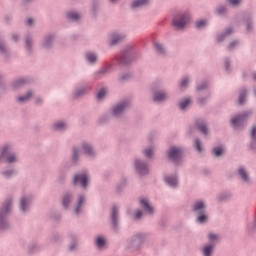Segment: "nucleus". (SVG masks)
<instances>
[{
    "mask_svg": "<svg viewBox=\"0 0 256 256\" xmlns=\"http://www.w3.org/2000/svg\"><path fill=\"white\" fill-rule=\"evenodd\" d=\"M191 212L195 216V222L198 225H207L209 223V210H207V202L205 200H196L191 205Z\"/></svg>",
    "mask_w": 256,
    "mask_h": 256,
    "instance_id": "nucleus-1",
    "label": "nucleus"
},
{
    "mask_svg": "<svg viewBox=\"0 0 256 256\" xmlns=\"http://www.w3.org/2000/svg\"><path fill=\"white\" fill-rule=\"evenodd\" d=\"M147 241V233L136 232L132 234L125 242L126 250L130 253H139Z\"/></svg>",
    "mask_w": 256,
    "mask_h": 256,
    "instance_id": "nucleus-2",
    "label": "nucleus"
},
{
    "mask_svg": "<svg viewBox=\"0 0 256 256\" xmlns=\"http://www.w3.org/2000/svg\"><path fill=\"white\" fill-rule=\"evenodd\" d=\"M253 115V110H246L242 113L236 114L230 120V125L235 131H245L247 123H249V117Z\"/></svg>",
    "mask_w": 256,
    "mask_h": 256,
    "instance_id": "nucleus-3",
    "label": "nucleus"
},
{
    "mask_svg": "<svg viewBox=\"0 0 256 256\" xmlns=\"http://www.w3.org/2000/svg\"><path fill=\"white\" fill-rule=\"evenodd\" d=\"M11 207H13V200L7 199L0 208V231H9L11 224L9 223V213H11Z\"/></svg>",
    "mask_w": 256,
    "mask_h": 256,
    "instance_id": "nucleus-4",
    "label": "nucleus"
},
{
    "mask_svg": "<svg viewBox=\"0 0 256 256\" xmlns=\"http://www.w3.org/2000/svg\"><path fill=\"white\" fill-rule=\"evenodd\" d=\"M72 187H81L84 191L89 189V176L87 173H76L72 176L71 180Z\"/></svg>",
    "mask_w": 256,
    "mask_h": 256,
    "instance_id": "nucleus-5",
    "label": "nucleus"
},
{
    "mask_svg": "<svg viewBox=\"0 0 256 256\" xmlns=\"http://www.w3.org/2000/svg\"><path fill=\"white\" fill-rule=\"evenodd\" d=\"M133 59H135V48L132 45H128L121 52L120 63L127 66L133 63Z\"/></svg>",
    "mask_w": 256,
    "mask_h": 256,
    "instance_id": "nucleus-6",
    "label": "nucleus"
},
{
    "mask_svg": "<svg viewBox=\"0 0 256 256\" xmlns=\"http://www.w3.org/2000/svg\"><path fill=\"white\" fill-rule=\"evenodd\" d=\"M73 201H75V192L71 190H66L62 193L60 199V205L64 211H69L71 209V205H73Z\"/></svg>",
    "mask_w": 256,
    "mask_h": 256,
    "instance_id": "nucleus-7",
    "label": "nucleus"
},
{
    "mask_svg": "<svg viewBox=\"0 0 256 256\" xmlns=\"http://www.w3.org/2000/svg\"><path fill=\"white\" fill-rule=\"evenodd\" d=\"M33 205V196L22 195L18 202V209L22 215H26L28 211H31Z\"/></svg>",
    "mask_w": 256,
    "mask_h": 256,
    "instance_id": "nucleus-8",
    "label": "nucleus"
},
{
    "mask_svg": "<svg viewBox=\"0 0 256 256\" xmlns=\"http://www.w3.org/2000/svg\"><path fill=\"white\" fill-rule=\"evenodd\" d=\"M169 161H183L185 159V150L181 147L170 146L167 152Z\"/></svg>",
    "mask_w": 256,
    "mask_h": 256,
    "instance_id": "nucleus-9",
    "label": "nucleus"
},
{
    "mask_svg": "<svg viewBox=\"0 0 256 256\" xmlns=\"http://www.w3.org/2000/svg\"><path fill=\"white\" fill-rule=\"evenodd\" d=\"M110 226L114 233H117L119 231V206L117 205H112L110 209Z\"/></svg>",
    "mask_w": 256,
    "mask_h": 256,
    "instance_id": "nucleus-10",
    "label": "nucleus"
},
{
    "mask_svg": "<svg viewBox=\"0 0 256 256\" xmlns=\"http://www.w3.org/2000/svg\"><path fill=\"white\" fill-rule=\"evenodd\" d=\"M85 203H87V196H85V194H78L76 198V203L72 209V214L75 217H79L81 213H83Z\"/></svg>",
    "mask_w": 256,
    "mask_h": 256,
    "instance_id": "nucleus-11",
    "label": "nucleus"
},
{
    "mask_svg": "<svg viewBox=\"0 0 256 256\" xmlns=\"http://www.w3.org/2000/svg\"><path fill=\"white\" fill-rule=\"evenodd\" d=\"M69 244L67 245L66 251L68 253H77L79 251V235L73 232L68 234Z\"/></svg>",
    "mask_w": 256,
    "mask_h": 256,
    "instance_id": "nucleus-12",
    "label": "nucleus"
},
{
    "mask_svg": "<svg viewBox=\"0 0 256 256\" xmlns=\"http://www.w3.org/2000/svg\"><path fill=\"white\" fill-rule=\"evenodd\" d=\"M138 203L143 209V211L146 213V215H155V206H153V203H151V200L146 197H139Z\"/></svg>",
    "mask_w": 256,
    "mask_h": 256,
    "instance_id": "nucleus-13",
    "label": "nucleus"
},
{
    "mask_svg": "<svg viewBox=\"0 0 256 256\" xmlns=\"http://www.w3.org/2000/svg\"><path fill=\"white\" fill-rule=\"evenodd\" d=\"M131 107V103L127 100L119 102L116 106H113L111 110V115L113 117H119L124 111H127Z\"/></svg>",
    "mask_w": 256,
    "mask_h": 256,
    "instance_id": "nucleus-14",
    "label": "nucleus"
},
{
    "mask_svg": "<svg viewBox=\"0 0 256 256\" xmlns=\"http://www.w3.org/2000/svg\"><path fill=\"white\" fill-rule=\"evenodd\" d=\"M10 147L9 144L0 147V161H15L17 159L15 153L9 152Z\"/></svg>",
    "mask_w": 256,
    "mask_h": 256,
    "instance_id": "nucleus-15",
    "label": "nucleus"
},
{
    "mask_svg": "<svg viewBox=\"0 0 256 256\" xmlns=\"http://www.w3.org/2000/svg\"><path fill=\"white\" fill-rule=\"evenodd\" d=\"M194 128H196L204 137H209V127H207V122H205V120H195Z\"/></svg>",
    "mask_w": 256,
    "mask_h": 256,
    "instance_id": "nucleus-16",
    "label": "nucleus"
},
{
    "mask_svg": "<svg viewBox=\"0 0 256 256\" xmlns=\"http://www.w3.org/2000/svg\"><path fill=\"white\" fill-rule=\"evenodd\" d=\"M134 169L138 175H141L142 177L145 175H149V165H147V162L143 161H136L134 163Z\"/></svg>",
    "mask_w": 256,
    "mask_h": 256,
    "instance_id": "nucleus-17",
    "label": "nucleus"
},
{
    "mask_svg": "<svg viewBox=\"0 0 256 256\" xmlns=\"http://www.w3.org/2000/svg\"><path fill=\"white\" fill-rule=\"evenodd\" d=\"M236 175L241 179L242 183L246 185H251V176H249V172L244 166H240L237 171Z\"/></svg>",
    "mask_w": 256,
    "mask_h": 256,
    "instance_id": "nucleus-18",
    "label": "nucleus"
},
{
    "mask_svg": "<svg viewBox=\"0 0 256 256\" xmlns=\"http://www.w3.org/2000/svg\"><path fill=\"white\" fill-rule=\"evenodd\" d=\"M80 153H83V155H86L87 157H90L92 159L97 155V152H95L93 146L87 142H83L80 145Z\"/></svg>",
    "mask_w": 256,
    "mask_h": 256,
    "instance_id": "nucleus-19",
    "label": "nucleus"
},
{
    "mask_svg": "<svg viewBox=\"0 0 256 256\" xmlns=\"http://www.w3.org/2000/svg\"><path fill=\"white\" fill-rule=\"evenodd\" d=\"M179 19H173V25L174 27H177L178 29H184L185 25L189 23V15L187 14H180L178 15Z\"/></svg>",
    "mask_w": 256,
    "mask_h": 256,
    "instance_id": "nucleus-20",
    "label": "nucleus"
},
{
    "mask_svg": "<svg viewBox=\"0 0 256 256\" xmlns=\"http://www.w3.org/2000/svg\"><path fill=\"white\" fill-rule=\"evenodd\" d=\"M229 35H233V27L231 26L226 27L223 32L218 34L216 41L218 43H223V41H225Z\"/></svg>",
    "mask_w": 256,
    "mask_h": 256,
    "instance_id": "nucleus-21",
    "label": "nucleus"
},
{
    "mask_svg": "<svg viewBox=\"0 0 256 256\" xmlns=\"http://www.w3.org/2000/svg\"><path fill=\"white\" fill-rule=\"evenodd\" d=\"M55 41V35L49 34L44 38V41L42 43V49H53V43Z\"/></svg>",
    "mask_w": 256,
    "mask_h": 256,
    "instance_id": "nucleus-22",
    "label": "nucleus"
},
{
    "mask_svg": "<svg viewBox=\"0 0 256 256\" xmlns=\"http://www.w3.org/2000/svg\"><path fill=\"white\" fill-rule=\"evenodd\" d=\"M153 101L154 103H163L167 101V93L161 91H153Z\"/></svg>",
    "mask_w": 256,
    "mask_h": 256,
    "instance_id": "nucleus-23",
    "label": "nucleus"
},
{
    "mask_svg": "<svg viewBox=\"0 0 256 256\" xmlns=\"http://www.w3.org/2000/svg\"><path fill=\"white\" fill-rule=\"evenodd\" d=\"M215 253V244H206L201 248L202 256H213Z\"/></svg>",
    "mask_w": 256,
    "mask_h": 256,
    "instance_id": "nucleus-24",
    "label": "nucleus"
},
{
    "mask_svg": "<svg viewBox=\"0 0 256 256\" xmlns=\"http://www.w3.org/2000/svg\"><path fill=\"white\" fill-rule=\"evenodd\" d=\"M94 245L97 249H105L107 247V239L104 236H96L94 238Z\"/></svg>",
    "mask_w": 256,
    "mask_h": 256,
    "instance_id": "nucleus-25",
    "label": "nucleus"
},
{
    "mask_svg": "<svg viewBox=\"0 0 256 256\" xmlns=\"http://www.w3.org/2000/svg\"><path fill=\"white\" fill-rule=\"evenodd\" d=\"M246 103H247V89L243 88L242 90L239 91L236 104L241 107V106L245 105Z\"/></svg>",
    "mask_w": 256,
    "mask_h": 256,
    "instance_id": "nucleus-26",
    "label": "nucleus"
},
{
    "mask_svg": "<svg viewBox=\"0 0 256 256\" xmlns=\"http://www.w3.org/2000/svg\"><path fill=\"white\" fill-rule=\"evenodd\" d=\"M164 181L167 183V185H169V187H172L173 189L179 187V180L177 179L176 175L166 176Z\"/></svg>",
    "mask_w": 256,
    "mask_h": 256,
    "instance_id": "nucleus-27",
    "label": "nucleus"
},
{
    "mask_svg": "<svg viewBox=\"0 0 256 256\" xmlns=\"http://www.w3.org/2000/svg\"><path fill=\"white\" fill-rule=\"evenodd\" d=\"M39 251H41V248L39 247L37 242H30L27 245V250H26L27 255H35V253H39Z\"/></svg>",
    "mask_w": 256,
    "mask_h": 256,
    "instance_id": "nucleus-28",
    "label": "nucleus"
},
{
    "mask_svg": "<svg viewBox=\"0 0 256 256\" xmlns=\"http://www.w3.org/2000/svg\"><path fill=\"white\" fill-rule=\"evenodd\" d=\"M231 197H233V194H231V192H221L216 196V199L217 201L225 203L227 201H231Z\"/></svg>",
    "mask_w": 256,
    "mask_h": 256,
    "instance_id": "nucleus-29",
    "label": "nucleus"
},
{
    "mask_svg": "<svg viewBox=\"0 0 256 256\" xmlns=\"http://www.w3.org/2000/svg\"><path fill=\"white\" fill-rule=\"evenodd\" d=\"M191 103H193L191 98L189 97L183 98L181 101L178 102V108L180 111H185L187 107L191 105Z\"/></svg>",
    "mask_w": 256,
    "mask_h": 256,
    "instance_id": "nucleus-30",
    "label": "nucleus"
},
{
    "mask_svg": "<svg viewBox=\"0 0 256 256\" xmlns=\"http://www.w3.org/2000/svg\"><path fill=\"white\" fill-rule=\"evenodd\" d=\"M24 46L26 51H28L29 54L33 53V40L31 38V35H26L24 40Z\"/></svg>",
    "mask_w": 256,
    "mask_h": 256,
    "instance_id": "nucleus-31",
    "label": "nucleus"
},
{
    "mask_svg": "<svg viewBox=\"0 0 256 256\" xmlns=\"http://www.w3.org/2000/svg\"><path fill=\"white\" fill-rule=\"evenodd\" d=\"M149 0H134L131 4V9H139V7H147Z\"/></svg>",
    "mask_w": 256,
    "mask_h": 256,
    "instance_id": "nucleus-32",
    "label": "nucleus"
},
{
    "mask_svg": "<svg viewBox=\"0 0 256 256\" xmlns=\"http://www.w3.org/2000/svg\"><path fill=\"white\" fill-rule=\"evenodd\" d=\"M28 83L27 79L19 78L11 83L12 89H19V87H25V84Z\"/></svg>",
    "mask_w": 256,
    "mask_h": 256,
    "instance_id": "nucleus-33",
    "label": "nucleus"
},
{
    "mask_svg": "<svg viewBox=\"0 0 256 256\" xmlns=\"http://www.w3.org/2000/svg\"><path fill=\"white\" fill-rule=\"evenodd\" d=\"M207 239L209 241V245H215V247H217V242L219 241V235L210 232L207 235Z\"/></svg>",
    "mask_w": 256,
    "mask_h": 256,
    "instance_id": "nucleus-34",
    "label": "nucleus"
},
{
    "mask_svg": "<svg viewBox=\"0 0 256 256\" xmlns=\"http://www.w3.org/2000/svg\"><path fill=\"white\" fill-rule=\"evenodd\" d=\"M250 137L252 139V143L250 144V149H256V125H253L250 130Z\"/></svg>",
    "mask_w": 256,
    "mask_h": 256,
    "instance_id": "nucleus-35",
    "label": "nucleus"
},
{
    "mask_svg": "<svg viewBox=\"0 0 256 256\" xmlns=\"http://www.w3.org/2000/svg\"><path fill=\"white\" fill-rule=\"evenodd\" d=\"M85 59L88 63H91L92 65H94V63H97V55L93 52L86 53Z\"/></svg>",
    "mask_w": 256,
    "mask_h": 256,
    "instance_id": "nucleus-36",
    "label": "nucleus"
},
{
    "mask_svg": "<svg viewBox=\"0 0 256 256\" xmlns=\"http://www.w3.org/2000/svg\"><path fill=\"white\" fill-rule=\"evenodd\" d=\"M244 25H245L246 31H248V33H251V31H253V19H251V16H248L244 20Z\"/></svg>",
    "mask_w": 256,
    "mask_h": 256,
    "instance_id": "nucleus-37",
    "label": "nucleus"
},
{
    "mask_svg": "<svg viewBox=\"0 0 256 256\" xmlns=\"http://www.w3.org/2000/svg\"><path fill=\"white\" fill-rule=\"evenodd\" d=\"M223 153H225V149L223 148V146L214 147L212 150V155L214 157H221V155H223Z\"/></svg>",
    "mask_w": 256,
    "mask_h": 256,
    "instance_id": "nucleus-38",
    "label": "nucleus"
},
{
    "mask_svg": "<svg viewBox=\"0 0 256 256\" xmlns=\"http://www.w3.org/2000/svg\"><path fill=\"white\" fill-rule=\"evenodd\" d=\"M87 93V90L85 88H80L78 90H75L73 93V99H81Z\"/></svg>",
    "mask_w": 256,
    "mask_h": 256,
    "instance_id": "nucleus-39",
    "label": "nucleus"
},
{
    "mask_svg": "<svg viewBox=\"0 0 256 256\" xmlns=\"http://www.w3.org/2000/svg\"><path fill=\"white\" fill-rule=\"evenodd\" d=\"M125 39V36L117 35V34H112L111 35V40H110V45H117L119 41Z\"/></svg>",
    "mask_w": 256,
    "mask_h": 256,
    "instance_id": "nucleus-40",
    "label": "nucleus"
},
{
    "mask_svg": "<svg viewBox=\"0 0 256 256\" xmlns=\"http://www.w3.org/2000/svg\"><path fill=\"white\" fill-rule=\"evenodd\" d=\"M54 131H65L67 129V124L65 122H57L53 124Z\"/></svg>",
    "mask_w": 256,
    "mask_h": 256,
    "instance_id": "nucleus-41",
    "label": "nucleus"
},
{
    "mask_svg": "<svg viewBox=\"0 0 256 256\" xmlns=\"http://www.w3.org/2000/svg\"><path fill=\"white\" fill-rule=\"evenodd\" d=\"M105 97H107V89H105V87H103L98 91V93H96V99L98 101H103V99H105Z\"/></svg>",
    "mask_w": 256,
    "mask_h": 256,
    "instance_id": "nucleus-42",
    "label": "nucleus"
},
{
    "mask_svg": "<svg viewBox=\"0 0 256 256\" xmlns=\"http://www.w3.org/2000/svg\"><path fill=\"white\" fill-rule=\"evenodd\" d=\"M33 96V92L31 90H29L26 95L23 96H19L17 98V101H19V103H25V101H29V99H31V97Z\"/></svg>",
    "mask_w": 256,
    "mask_h": 256,
    "instance_id": "nucleus-43",
    "label": "nucleus"
},
{
    "mask_svg": "<svg viewBox=\"0 0 256 256\" xmlns=\"http://www.w3.org/2000/svg\"><path fill=\"white\" fill-rule=\"evenodd\" d=\"M2 175H3V177H5V179H11V177H13V175H17V170H15V169L4 170V171H2Z\"/></svg>",
    "mask_w": 256,
    "mask_h": 256,
    "instance_id": "nucleus-44",
    "label": "nucleus"
},
{
    "mask_svg": "<svg viewBox=\"0 0 256 256\" xmlns=\"http://www.w3.org/2000/svg\"><path fill=\"white\" fill-rule=\"evenodd\" d=\"M67 19H69L70 21H79V19H81V16L79 15V13L77 12H68L66 14Z\"/></svg>",
    "mask_w": 256,
    "mask_h": 256,
    "instance_id": "nucleus-45",
    "label": "nucleus"
},
{
    "mask_svg": "<svg viewBox=\"0 0 256 256\" xmlns=\"http://www.w3.org/2000/svg\"><path fill=\"white\" fill-rule=\"evenodd\" d=\"M194 149L198 153L203 152V145L201 144V140L199 138H195V140H194Z\"/></svg>",
    "mask_w": 256,
    "mask_h": 256,
    "instance_id": "nucleus-46",
    "label": "nucleus"
},
{
    "mask_svg": "<svg viewBox=\"0 0 256 256\" xmlns=\"http://www.w3.org/2000/svg\"><path fill=\"white\" fill-rule=\"evenodd\" d=\"M63 236L59 234V232H54L50 238L51 243H59V241H62Z\"/></svg>",
    "mask_w": 256,
    "mask_h": 256,
    "instance_id": "nucleus-47",
    "label": "nucleus"
},
{
    "mask_svg": "<svg viewBox=\"0 0 256 256\" xmlns=\"http://www.w3.org/2000/svg\"><path fill=\"white\" fill-rule=\"evenodd\" d=\"M99 9V1L92 0L91 13L93 17H97V10Z\"/></svg>",
    "mask_w": 256,
    "mask_h": 256,
    "instance_id": "nucleus-48",
    "label": "nucleus"
},
{
    "mask_svg": "<svg viewBox=\"0 0 256 256\" xmlns=\"http://www.w3.org/2000/svg\"><path fill=\"white\" fill-rule=\"evenodd\" d=\"M154 49L157 51L159 55H165V48L163 47V44L156 42L154 44Z\"/></svg>",
    "mask_w": 256,
    "mask_h": 256,
    "instance_id": "nucleus-49",
    "label": "nucleus"
},
{
    "mask_svg": "<svg viewBox=\"0 0 256 256\" xmlns=\"http://www.w3.org/2000/svg\"><path fill=\"white\" fill-rule=\"evenodd\" d=\"M216 15H226L227 14V7L221 5L218 6L215 10Z\"/></svg>",
    "mask_w": 256,
    "mask_h": 256,
    "instance_id": "nucleus-50",
    "label": "nucleus"
},
{
    "mask_svg": "<svg viewBox=\"0 0 256 256\" xmlns=\"http://www.w3.org/2000/svg\"><path fill=\"white\" fill-rule=\"evenodd\" d=\"M72 161H79V148L76 146L72 148Z\"/></svg>",
    "mask_w": 256,
    "mask_h": 256,
    "instance_id": "nucleus-51",
    "label": "nucleus"
},
{
    "mask_svg": "<svg viewBox=\"0 0 256 256\" xmlns=\"http://www.w3.org/2000/svg\"><path fill=\"white\" fill-rule=\"evenodd\" d=\"M209 86L207 85V81H203L201 84L197 85L196 87V91L198 93H201V91H205L207 90Z\"/></svg>",
    "mask_w": 256,
    "mask_h": 256,
    "instance_id": "nucleus-52",
    "label": "nucleus"
},
{
    "mask_svg": "<svg viewBox=\"0 0 256 256\" xmlns=\"http://www.w3.org/2000/svg\"><path fill=\"white\" fill-rule=\"evenodd\" d=\"M179 87L180 89H187V87H189V78L184 77L182 81L179 83Z\"/></svg>",
    "mask_w": 256,
    "mask_h": 256,
    "instance_id": "nucleus-53",
    "label": "nucleus"
},
{
    "mask_svg": "<svg viewBox=\"0 0 256 256\" xmlns=\"http://www.w3.org/2000/svg\"><path fill=\"white\" fill-rule=\"evenodd\" d=\"M196 29H203V27H207V20H198L195 25Z\"/></svg>",
    "mask_w": 256,
    "mask_h": 256,
    "instance_id": "nucleus-54",
    "label": "nucleus"
},
{
    "mask_svg": "<svg viewBox=\"0 0 256 256\" xmlns=\"http://www.w3.org/2000/svg\"><path fill=\"white\" fill-rule=\"evenodd\" d=\"M0 53H2V55H7V46H5V42L1 38H0Z\"/></svg>",
    "mask_w": 256,
    "mask_h": 256,
    "instance_id": "nucleus-55",
    "label": "nucleus"
},
{
    "mask_svg": "<svg viewBox=\"0 0 256 256\" xmlns=\"http://www.w3.org/2000/svg\"><path fill=\"white\" fill-rule=\"evenodd\" d=\"M134 219H136V221L141 220V217H143V211L141 210H136L133 214Z\"/></svg>",
    "mask_w": 256,
    "mask_h": 256,
    "instance_id": "nucleus-56",
    "label": "nucleus"
},
{
    "mask_svg": "<svg viewBox=\"0 0 256 256\" xmlns=\"http://www.w3.org/2000/svg\"><path fill=\"white\" fill-rule=\"evenodd\" d=\"M144 155L147 157V159H151L153 157V148L146 149L144 151Z\"/></svg>",
    "mask_w": 256,
    "mask_h": 256,
    "instance_id": "nucleus-57",
    "label": "nucleus"
},
{
    "mask_svg": "<svg viewBox=\"0 0 256 256\" xmlns=\"http://www.w3.org/2000/svg\"><path fill=\"white\" fill-rule=\"evenodd\" d=\"M127 185V179H122L120 184L116 187V191H121Z\"/></svg>",
    "mask_w": 256,
    "mask_h": 256,
    "instance_id": "nucleus-58",
    "label": "nucleus"
},
{
    "mask_svg": "<svg viewBox=\"0 0 256 256\" xmlns=\"http://www.w3.org/2000/svg\"><path fill=\"white\" fill-rule=\"evenodd\" d=\"M127 185V179H122L120 184L116 187V191H121Z\"/></svg>",
    "mask_w": 256,
    "mask_h": 256,
    "instance_id": "nucleus-59",
    "label": "nucleus"
},
{
    "mask_svg": "<svg viewBox=\"0 0 256 256\" xmlns=\"http://www.w3.org/2000/svg\"><path fill=\"white\" fill-rule=\"evenodd\" d=\"M237 45H239V40H234V41H232V42L228 45L229 51H233V49H235V47H237Z\"/></svg>",
    "mask_w": 256,
    "mask_h": 256,
    "instance_id": "nucleus-60",
    "label": "nucleus"
},
{
    "mask_svg": "<svg viewBox=\"0 0 256 256\" xmlns=\"http://www.w3.org/2000/svg\"><path fill=\"white\" fill-rule=\"evenodd\" d=\"M7 89V83L3 81V75H0V90L5 91Z\"/></svg>",
    "mask_w": 256,
    "mask_h": 256,
    "instance_id": "nucleus-61",
    "label": "nucleus"
},
{
    "mask_svg": "<svg viewBox=\"0 0 256 256\" xmlns=\"http://www.w3.org/2000/svg\"><path fill=\"white\" fill-rule=\"evenodd\" d=\"M197 103H198V105L203 107V105H205V103H207V96L198 98Z\"/></svg>",
    "mask_w": 256,
    "mask_h": 256,
    "instance_id": "nucleus-62",
    "label": "nucleus"
},
{
    "mask_svg": "<svg viewBox=\"0 0 256 256\" xmlns=\"http://www.w3.org/2000/svg\"><path fill=\"white\" fill-rule=\"evenodd\" d=\"M129 79H131V74H129V73H127V74H122V75H120V77H119V81H127V80H129Z\"/></svg>",
    "mask_w": 256,
    "mask_h": 256,
    "instance_id": "nucleus-63",
    "label": "nucleus"
},
{
    "mask_svg": "<svg viewBox=\"0 0 256 256\" xmlns=\"http://www.w3.org/2000/svg\"><path fill=\"white\" fill-rule=\"evenodd\" d=\"M107 121H109V116L104 115V116L100 117L99 124L103 125V124L107 123Z\"/></svg>",
    "mask_w": 256,
    "mask_h": 256,
    "instance_id": "nucleus-64",
    "label": "nucleus"
}]
</instances>
